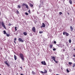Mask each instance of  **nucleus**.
<instances>
[{
    "label": "nucleus",
    "mask_w": 75,
    "mask_h": 75,
    "mask_svg": "<svg viewBox=\"0 0 75 75\" xmlns=\"http://www.w3.org/2000/svg\"><path fill=\"white\" fill-rule=\"evenodd\" d=\"M19 55L20 56V57L24 61V55H23V54L22 53H20L19 54Z\"/></svg>",
    "instance_id": "1"
},
{
    "label": "nucleus",
    "mask_w": 75,
    "mask_h": 75,
    "mask_svg": "<svg viewBox=\"0 0 75 75\" xmlns=\"http://www.w3.org/2000/svg\"><path fill=\"white\" fill-rule=\"evenodd\" d=\"M22 6H26V8H27L28 9L29 8V7H28V5H27L26 4L23 3L22 4Z\"/></svg>",
    "instance_id": "2"
},
{
    "label": "nucleus",
    "mask_w": 75,
    "mask_h": 75,
    "mask_svg": "<svg viewBox=\"0 0 75 75\" xmlns=\"http://www.w3.org/2000/svg\"><path fill=\"white\" fill-rule=\"evenodd\" d=\"M1 24L2 26L4 28H5V29H6V26L4 25V23H3V22H1Z\"/></svg>",
    "instance_id": "3"
},
{
    "label": "nucleus",
    "mask_w": 75,
    "mask_h": 75,
    "mask_svg": "<svg viewBox=\"0 0 75 75\" xmlns=\"http://www.w3.org/2000/svg\"><path fill=\"white\" fill-rule=\"evenodd\" d=\"M41 63L42 65H46L47 64L45 61L41 62Z\"/></svg>",
    "instance_id": "4"
},
{
    "label": "nucleus",
    "mask_w": 75,
    "mask_h": 75,
    "mask_svg": "<svg viewBox=\"0 0 75 75\" xmlns=\"http://www.w3.org/2000/svg\"><path fill=\"white\" fill-rule=\"evenodd\" d=\"M65 34L66 36H68V35H69V33L67 32H63V35H65Z\"/></svg>",
    "instance_id": "5"
},
{
    "label": "nucleus",
    "mask_w": 75,
    "mask_h": 75,
    "mask_svg": "<svg viewBox=\"0 0 75 75\" xmlns=\"http://www.w3.org/2000/svg\"><path fill=\"white\" fill-rule=\"evenodd\" d=\"M18 40L20 42H24V40H23L21 38H19Z\"/></svg>",
    "instance_id": "6"
},
{
    "label": "nucleus",
    "mask_w": 75,
    "mask_h": 75,
    "mask_svg": "<svg viewBox=\"0 0 75 75\" xmlns=\"http://www.w3.org/2000/svg\"><path fill=\"white\" fill-rule=\"evenodd\" d=\"M32 30L33 31V32L35 33V28L34 27H33L32 29Z\"/></svg>",
    "instance_id": "7"
},
{
    "label": "nucleus",
    "mask_w": 75,
    "mask_h": 75,
    "mask_svg": "<svg viewBox=\"0 0 75 75\" xmlns=\"http://www.w3.org/2000/svg\"><path fill=\"white\" fill-rule=\"evenodd\" d=\"M4 63H5V64H6V65H7V66H8V67H10V64H8V63H7V61H4Z\"/></svg>",
    "instance_id": "8"
},
{
    "label": "nucleus",
    "mask_w": 75,
    "mask_h": 75,
    "mask_svg": "<svg viewBox=\"0 0 75 75\" xmlns=\"http://www.w3.org/2000/svg\"><path fill=\"white\" fill-rule=\"evenodd\" d=\"M51 58L52 59H53V60H54V61H55V57L54 56H51Z\"/></svg>",
    "instance_id": "9"
},
{
    "label": "nucleus",
    "mask_w": 75,
    "mask_h": 75,
    "mask_svg": "<svg viewBox=\"0 0 75 75\" xmlns=\"http://www.w3.org/2000/svg\"><path fill=\"white\" fill-rule=\"evenodd\" d=\"M45 27V24H44V23H42V25L41 26V28H42V27L44 28V27Z\"/></svg>",
    "instance_id": "10"
},
{
    "label": "nucleus",
    "mask_w": 75,
    "mask_h": 75,
    "mask_svg": "<svg viewBox=\"0 0 75 75\" xmlns=\"http://www.w3.org/2000/svg\"><path fill=\"white\" fill-rule=\"evenodd\" d=\"M44 74H46V73H47V71L46 69H44Z\"/></svg>",
    "instance_id": "11"
},
{
    "label": "nucleus",
    "mask_w": 75,
    "mask_h": 75,
    "mask_svg": "<svg viewBox=\"0 0 75 75\" xmlns=\"http://www.w3.org/2000/svg\"><path fill=\"white\" fill-rule=\"evenodd\" d=\"M70 30L71 31H73V28L72 26H70Z\"/></svg>",
    "instance_id": "12"
},
{
    "label": "nucleus",
    "mask_w": 75,
    "mask_h": 75,
    "mask_svg": "<svg viewBox=\"0 0 75 75\" xmlns=\"http://www.w3.org/2000/svg\"><path fill=\"white\" fill-rule=\"evenodd\" d=\"M14 58H15V60H17V56L15 55H14Z\"/></svg>",
    "instance_id": "13"
},
{
    "label": "nucleus",
    "mask_w": 75,
    "mask_h": 75,
    "mask_svg": "<svg viewBox=\"0 0 75 75\" xmlns=\"http://www.w3.org/2000/svg\"><path fill=\"white\" fill-rule=\"evenodd\" d=\"M69 2L70 3V4H72V0H69Z\"/></svg>",
    "instance_id": "14"
},
{
    "label": "nucleus",
    "mask_w": 75,
    "mask_h": 75,
    "mask_svg": "<svg viewBox=\"0 0 75 75\" xmlns=\"http://www.w3.org/2000/svg\"><path fill=\"white\" fill-rule=\"evenodd\" d=\"M23 34L25 35H27V32H24L23 33Z\"/></svg>",
    "instance_id": "15"
},
{
    "label": "nucleus",
    "mask_w": 75,
    "mask_h": 75,
    "mask_svg": "<svg viewBox=\"0 0 75 75\" xmlns=\"http://www.w3.org/2000/svg\"><path fill=\"white\" fill-rule=\"evenodd\" d=\"M57 45L58 46V47H61V46H62V45H61V44Z\"/></svg>",
    "instance_id": "16"
},
{
    "label": "nucleus",
    "mask_w": 75,
    "mask_h": 75,
    "mask_svg": "<svg viewBox=\"0 0 75 75\" xmlns=\"http://www.w3.org/2000/svg\"><path fill=\"white\" fill-rule=\"evenodd\" d=\"M52 47H53V45H50V48H51H51H52Z\"/></svg>",
    "instance_id": "17"
},
{
    "label": "nucleus",
    "mask_w": 75,
    "mask_h": 75,
    "mask_svg": "<svg viewBox=\"0 0 75 75\" xmlns=\"http://www.w3.org/2000/svg\"><path fill=\"white\" fill-rule=\"evenodd\" d=\"M32 74H33V75H35V73L34 71H32Z\"/></svg>",
    "instance_id": "18"
},
{
    "label": "nucleus",
    "mask_w": 75,
    "mask_h": 75,
    "mask_svg": "<svg viewBox=\"0 0 75 75\" xmlns=\"http://www.w3.org/2000/svg\"><path fill=\"white\" fill-rule=\"evenodd\" d=\"M6 35L7 37H9L10 36V34H8L6 33Z\"/></svg>",
    "instance_id": "19"
},
{
    "label": "nucleus",
    "mask_w": 75,
    "mask_h": 75,
    "mask_svg": "<svg viewBox=\"0 0 75 75\" xmlns=\"http://www.w3.org/2000/svg\"><path fill=\"white\" fill-rule=\"evenodd\" d=\"M3 32H4V34H6V31L5 30H4L3 31Z\"/></svg>",
    "instance_id": "20"
},
{
    "label": "nucleus",
    "mask_w": 75,
    "mask_h": 75,
    "mask_svg": "<svg viewBox=\"0 0 75 75\" xmlns=\"http://www.w3.org/2000/svg\"><path fill=\"white\" fill-rule=\"evenodd\" d=\"M30 6L31 7H33V4H30Z\"/></svg>",
    "instance_id": "21"
},
{
    "label": "nucleus",
    "mask_w": 75,
    "mask_h": 75,
    "mask_svg": "<svg viewBox=\"0 0 75 75\" xmlns=\"http://www.w3.org/2000/svg\"><path fill=\"white\" fill-rule=\"evenodd\" d=\"M72 62H69V65H72Z\"/></svg>",
    "instance_id": "22"
},
{
    "label": "nucleus",
    "mask_w": 75,
    "mask_h": 75,
    "mask_svg": "<svg viewBox=\"0 0 75 75\" xmlns=\"http://www.w3.org/2000/svg\"><path fill=\"white\" fill-rule=\"evenodd\" d=\"M69 43H71V39H70L69 40Z\"/></svg>",
    "instance_id": "23"
},
{
    "label": "nucleus",
    "mask_w": 75,
    "mask_h": 75,
    "mask_svg": "<svg viewBox=\"0 0 75 75\" xmlns=\"http://www.w3.org/2000/svg\"><path fill=\"white\" fill-rule=\"evenodd\" d=\"M43 33V32L42 31H40L39 32V33H40V34H42V33Z\"/></svg>",
    "instance_id": "24"
},
{
    "label": "nucleus",
    "mask_w": 75,
    "mask_h": 75,
    "mask_svg": "<svg viewBox=\"0 0 75 75\" xmlns=\"http://www.w3.org/2000/svg\"><path fill=\"white\" fill-rule=\"evenodd\" d=\"M75 67V63L73 65L72 67L73 68H74Z\"/></svg>",
    "instance_id": "25"
},
{
    "label": "nucleus",
    "mask_w": 75,
    "mask_h": 75,
    "mask_svg": "<svg viewBox=\"0 0 75 75\" xmlns=\"http://www.w3.org/2000/svg\"><path fill=\"white\" fill-rule=\"evenodd\" d=\"M16 11H17V14H19V11H18L17 10Z\"/></svg>",
    "instance_id": "26"
},
{
    "label": "nucleus",
    "mask_w": 75,
    "mask_h": 75,
    "mask_svg": "<svg viewBox=\"0 0 75 75\" xmlns=\"http://www.w3.org/2000/svg\"><path fill=\"white\" fill-rule=\"evenodd\" d=\"M18 8H21V6L20 5H18Z\"/></svg>",
    "instance_id": "27"
},
{
    "label": "nucleus",
    "mask_w": 75,
    "mask_h": 75,
    "mask_svg": "<svg viewBox=\"0 0 75 75\" xmlns=\"http://www.w3.org/2000/svg\"><path fill=\"white\" fill-rule=\"evenodd\" d=\"M67 73H69V70L68 69H67Z\"/></svg>",
    "instance_id": "28"
},
{
    "label": "nucleus",
    "mask_w": 75,
    "mask_h": 75,
    "mask_svg": "<svg viewBox=\"0 0 75 75\" xmlns=\"http://www.w3.org/2000/svg\"><path fill=\"white\" fill-rule=\"evenodd\" d=\"M15 30L16 31H17V27H15Z\"/></svg>",
    "instance_id": "29"
},
{
    "label": "nucleus",
    "mask_w": 75,
    "mask_h": 75,
    "mask_svg": "<svg viewBox=\"0 0 75 75\" xmlns=\"http://www.w3.org/2000/svg\"><path fill=\"white\" fill-rule=\"evenodd\" d=\"M39 7H42V5H41V4H40L39 5Z\"/></svg>",
    "instance_id": "30"
},
{
    "label": "nucleus",
    "mask_w": 75,
    "mask_h": 75,
    "mask_svg": "<svg viewBox=\"0 0 75 75\" xmlns=\"http://www.w3.org/2000/svg\"><path fill=\"white\" fill-rule=\"evenodd\" d=\"M25 14L26 15H28V13H27V12H25Z\"/></svg>",
    "instance_id": "31"
},
{
    "label": "nucleus",
    "mask_w": 75,
    "mask_h": 75,
    "mask_svg": "<svg viewBox=\"0 0 75 75\" xmlns=\"http://www.w3.org/2000/svg\"><path fill=\"white\" fill-rule=\"evenodd\" d=\"M54 61V62H55L56 63H57H57H58V61H56L55 60V61Z\"/></svg>",
    "instance_id": "32"
},
{
    "label": "nucleus",
    "mask_w": 75,
    "mask_h": 75,
    "mask_svg": "<svg viewBox=\"0 0 75 75\" xmlns=\"http://www.w3.org/2000/svg\"><path fill=\"white\" fill-rule=\"evenodd\" d=\"M59 13L60 14V15H61V14H62V12H60Z\"/></svg>",
    "instance_id": "33"
},
{
    "label": "nucleus",
    "mask_w": 75,
    "mask_h": 75,
    "mask_svg": "<svg viewBox=\"0 0 75 75\" xmlns=\"http://www.w3.org/2000/svg\"><path fill=\"white\" fill-rule=\"evenodd\" d=\"M53 51H55V50H56V49H55V48H53Z\"/></svg>",
    "instance_id": "34"
},
{
    "label": "nucleus",
    "mask_w": 75,
    "mask_h": 75,
    "mask_svg": "<svg viewBox=\"0 0 75 75\" xmlns=\"http://www.w3.org/2000/svg\"><path fill=\"white\" fill-rule=\"evenodd\" d=\"M40 72H41V73H42V74H44V72H43L42 71H41Z\"/></svg>",
    "instance_id": "35"
},
{
    "label": "nucleus",
    "mask_w": 75,
    "mask_h": 75,
    "mask_svg": "<svg viewBox=\"0 0 75 75\" xmlns=\"http://www.w3.org/2000/svg\"><path fill=\"white\" fill-rule=\"evenodd\" d=\"M54 44H56V43H57V42H56L55 41H54Z\"/></svg>",
    "instance_id": "36"
},
{
    "label": "nucleus",
    "mask_w": 75,
    "mask_h": 75,
    "mask_svg": "<svg viewBox=\"0 0 75 75\" xmlns=\"http://www.w3.org/2000/svg\"><path fill=\"white\" fill-rule=\"evenodd\" d=\"M11 25V24L10 23H9V24H8L9 26H10V25Z\"/></svg>",
    "instance_id": "37"
},
{
    "label": "nucleus",
    "mask_w": 75,
    "mask_h": 75,
    "mask_svg": "<svg viewBox=\"0 0 75 75\" xmlns=\"http://www.w3.org/2000/svg\"><path fill=\"white\" fill-rule=\"evenodd\" d=\"M42 5H43V4H44V2L42 1Z\"/></svg>",
    "instance_id": "38"
},
{
    "label": "nucleus",
    "mask_w": 75,
    "mask_h": 75,
    "mask_svg": "<svg viewBox=\"0 0 75 75\" xmlns=\"http://www.w3.org/2000/svg\"><path fill=\"white\" fill-rule=\"evenodd\" d=\"M14 40H15V41H16V40H17V38H15Z\"/></svg>",
    "instance_id": "39"
},
{
    "label": "nucleus",
    "mask_w": 75,
    "mask_h": 75,
    "mask_svg": "<svg viewBox=\"0 0 75 75\" xmlns=\"http://www.w3.org/2000/svg\"><path fill=\"white\" fill-rule=\"evenodd\" d=\"M28 12H29V13H30V10H29L28 11Z\"/></svg>",
    "instance_id": "40"
},
{
    "label": "nucleus",
    "mask_w": 75,
    "mask_h": 75,
    "mask_svg": "<svg viewBox=\"0 0 75 75\" xmlns=\"http://www.w3.org/2000/svg\"><path fill=\"white\" fill-rule=\"evenodd\" d=\"M14 42H15V43L16 44V42L15 41H14Z\"/></svg>",
    "instance_id": "41"
},
{
    "label": "nucleus",
    "mask_w": 75,
    "mask_h": 75,
    "mask_svg": "<svg viewBox=\"0 0 75 75\" xmlns=\"http://www.w3.org/2000/svg\"><path fill=\"white\" fill-rule=\"evenodd\" d=\"M73 57H75V55H73Z\"/></svg>",
    "instance_id": "42"
},
{
    "label": "nucleus",
    "mask_w": 75,
    "mask_h": 75,
    "mask_svg": "<svg viewBox=\"0 0 75 75\" xmlns=\"http://www.w3.org/2000/svg\"><path fill=\"white\" fill-rule=\"evenodd\" d=\"M30 36H31L32 35V34H30Z\"/></svg>",
    "instance_id": "43"
},
{
    "label": "nucleus",
    "mask_w": 75,
    "mask_h": 75,
    "mask_svg": "<svg viewBox=\"0 0 75 75\" xmlns=\"http://www.w3.org/2000/svg\"><path fill=\"white\" fill-rule=\"evenodd\" d=\"M20 68H21V69H22V67H21Z\"/></svg>",
    "instance_id": "44"
},
{
    "label": "nucleus",
    "mask_w": 75,
    "mask_h": 75,
    "mask_svg": "<svg viewBox=\"0 0 75 75\" xmlns=\"http://www.w3.org/2000/svg\"><path fill=\"white\" fill-rule=\"evenodd\" d=\"M21 75H24V74H21Z\"/></svg>",
    "instance_id": "45"
},
{
    "label": "nucleus",
    "mask_w": 75,
    "mask_h": 75,
    "mask_svg": "<svg viewBox=\"0 0 75 75\" xmlns=\"http://www.w3.org/2000/svg\"><path fill=\"white\" fill-rule=\"evenodd\" d=\"M68 14H69V13L68 12Z\"/></svg>",
    "instance_id": "46"
},
{
    "label": "nucleus",
    "mask_w": 75,
    "mask_h": 75,
    "mask_svg": "<svg viewBox=\"0 0 75 75\" xmlns=\"http://www.w3.org/2000/svg\"><path fill=\"white\" fill-rule=\"evenodd\" d=\"M35 23H37V21H35Z\"/></svg>",
    "instance_id": "47"
},
{
    "label": "nucleus",
    "mask_w": 75,
    "mask_h": 75,
    "mask_svg": "<svg viewBox=\"0 0 75 75\" xmlns=\"http://www.w3.org/2000/svg\"><path fill=\"white\" fill-rule=\"evenodd\" d=\"M0 14H1V13H0Z\"/></svg>",
    "instance_id": "48"
},
{
    "label": "nucleus",
    "mask_w": 75,
    "mask_h": 75,
    "mask_svg": "<svg viewBox=\"0 0 75 75\" xmlns=\"http://www.w3.org/2000/svg\"><path fill=\"white\" fill-rule=\"evenodd\" d=\"M0 75H1V74H0Z\"/></svg>",
    "instance_id": "49"
},
{
    "label": "nucleus",
    "mask_w": 75,
    "mask_h": 75,
    "mask_svg": "<svg viewBox=\"0 0 75 75\" xmlns=\"http://www.w3.org/2000/svg\"><path fill=\"white\" fill-rule=\"evenodd\" d=\"M40 3H41V1H40Z\"/></svg>",
    "instance_id": "50"
}]
</instances>
